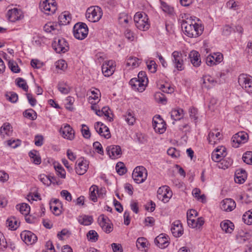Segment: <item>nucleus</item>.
Instances as JSON below:
<instances>
[{
	"label": "nucleus",
	"mask_w": 252,
	"mask_h": 252,
	"mask_svg": "<svg viewBox=\"0 0 252 252\" xmlns=\"http://www.w3.org/2000/svg\"><path fill=\"white\" fill-rule=\"evenodd\" d=\"M182 28L185 34L189 37H196L200 35L204 30V27L196 23L194 20L183 21Z\"/></svg>",
	"instance_id": "f257e3e1"
},
{
	"label": "nucleus",
	"mask_w": 252,
	"mask_h": 252,
	"mask_svg": "<svg viewBox=\"0 0 252 252\" xmlns=\"http://www.w3.org/2000/svg\"><path fill=\"white\" fill-rule=\"evenodd\" d=\"M103 14L101 8L98 6L89 7L86 12L87 19L91 22H97L102 17Z\"/></svg>",
	"instance_id": "f03ea898"
},
{
	"label": "nucleus",
	"mask_w": 252,
	"mask_h": 252,
	"mask_svg": "<svg viewBox=\"0 0 252 252\" xmlns=\"http://www.w3.org/2000/svg\"><path fill=\"white\" fill-rule=\"evenodd\" d=\"M88 31V26L85 23L79 22L74 26L73 34L76 39L82 40L87 37Z\"/></svg>",
	"instance_id": "7ed1b4c3"
},
{
	"label": "nucleus",
	"mask_w": 252,
	"mask_h": 252,
	"mask_svg": "<svg viewBox=\"0 0 252 252\" xmlns=\"http://www.w3.org/2000/svg\"><path fill=\"white\" fill-rule=\"evenodd\" d=\"M147 15L136 13L134 16V21L136 27L142 31H146L149 29L150 24L148 22Z\"/></svg>",
	"instance_id": "20e7f679"
},
{
	"label": "nucleus",
	"mask_w": 252,
	"mask_h": 252,
	"mask_svg": "<svg viewBox=\"0 0 252 252\" xmlns=\"http://www.w3.org/2000/svg\"><path fill=\"white\" fill-rule=\"evenodd\" d=\"M39 8L42 12L47 15L54 14L57 9L55 0H41Z\"/></svg>",
	"instance_id": "39448f33"
},
{
	"label": "nucleus",
	"mask_w": 252,
	"mask_h": 252,
	"mask_svg": "<svg viewBox=\"0 0 252 252\" xmlns=\"http://www.w3.org/2000/svg\"><path fill=\"white\" fill-rule=\"evenodd\" d=\"M147 175V171L143 166L135 167L132 175L133 180L137 184L143 183L146 180Z\"/></svg>",
	"instance_id": "423d86ee"
},
{
	"label": "nucleus",
	"mask_w": 252,
	"mask_h": 252,
	"mask_svg": "<svg viewBox=\"0 0 252 252\" xmlns=\"http://www.w3.org/2000/svg\"><path fill=\"white\" fill-rule=\"evenodd\" d=\"M238 83L247 93L252 94V77L242 74L238 77Z\"/></svg>",
	"instance_id": "0eeeda50"
},
{
	"label": "nucleus",
	"mask_w": 252,
	"mask_h": 252,
	"mask_svg": "<svg viewBox=\"0 0 252 252\" xmlns=\"http://www.w3.org/2000/svg\"><path fill=\"white\" fill-rule=\"evenodd\" d=\"M172 196V192L169 187L163 186L160 187L157 191V197L164 203L168 202Z\"/></svg>",
	"instance_id": "6e6552de"
},
{
	"label": "nucleus",
	"mask_w": 252,
	"mask_h": 252,
	"mask_svg": "<svg viewBox=\"0 0 252 252\" xmlns=\"http://www.w3.org/2000/svg\"><path fill=\"white\" fill-rule=\"evenodd\" d=\"M52 46L57 53H64L69 50L68 43L63 38L55 39Z\"/></svg>",
	"instance_id": "1a4fd4ad"
},
{
	"label": "nucleus",
	"mask_w": 252,
	"mask_h": 252,
	"mask_svg": "<svg viewBox=\"0 0 252 252\" xmlns=\"http://www.w3.org/2000/svg\"><path fill=\"white\" fill-rule=\"evenodd\" d=\"M172 61L175 68L179 71L184 70V61L182 54L178 51H175L172 54Z\"/></svg>",
	"instance_id": "9d476101"
},
{
	"label": "nucleus",
	"mask_w": 252,
	"mask_h": 252,
	"mask_svg": "<svg viewBox=\"0 0 252 252\" xmlns=\"http://www.w3.org/2000/svg\"><path fill=\"white\" fill-rule=\"evenodd\" d=\"M89 163V162L83 157L79 158L76 163V173L80 175L84 174L88 168Z\"/></svg>",
	"instance_id": "9b49d317"
},
{
	"label": "nucleus",
	"mask_w": 252,
	"mask_h": 252,
	"mask_svg": "<svg viewBox=\"0 0 252 252\" xmlns=\"http://www.w3.org/2000/svg\"><path fill=\"white\" fill-rule=\"evenodd\" d=\"M166 124L160 116L153 118V126L156 132L163 133L166 129Z\"/></svg>",
	"instance_id": "f8f14e48"
},
{
	"label": "nucleus",
	"mask_w": 252,
	"mask_h": 252,
	"mask_svg": "<svg viewBox=\"0 0 252 252\" xmlns=\"http://www.w3.org/2000/svg\"><path fill=\"white\" fill-rule=\"evenodd\" d=\"M102 72L105 76L112 75L115 69V63L113 60H109L104 63L101 67Z\"/></svg>",
	"instance_id": "ddd939ff"
},
{
	"label": "nucleus",
	"mask_w": 252,
	"mask_h": 252,
	"mask_svg": "<svg viewBox=\"0 0 252 252\" xmlns=\"http://www.w3.org/2000/svg\"><path fill=\"white\" fill-rule=\"evenodd\" d=\"M21 238L27 245H32L37 240V236L30 231L25 230L21 232Z\"/></svg>",
	"instance_id": "4468645a"
},
{
	"label": "nucleus",
	"mask_w": 252,
	"mask_h": 252,
	"mask_svg": "<svg viewBox=\"0 0 252 252\" xmlns=\"http://www.w3.org/2000/svg\"><path fill=\"white\" fill-rule=\"evenodd\" d=\"M223 60V55L220 53H214L213 55H209L206 59V64L209 66L216 65Z\"/></svg>",
	"instance_id": "2eb2a0df"
},
{
	"label": "nucleus",
	"mask_w": 252,
	"mask_h": 252,
	"mask_svg": "<svg viewBox=\"0 0 252 252\" xmlns=\"http://www.w3.org/2000/svg\"><path fill=\"white\" fill-rule=\"evenodd\" d=\"M60 132L64 138L72 140L74 138L75 132L69 125L66 124L62 126Z\"/></svg>",
	"instance_id": "dca6fc26"
},
{
	"label": "nucleus",
	"mask_w": 252,
	"mask_h": 252,
	"mask_svg": "<svg viewBox=\"0 0 252 252\" xmlns=\"http://www.w3.org/2000/svg\"><path fill=\"white\" fill-rule=\"evenodd\" d=\"M109 219L103 214L100 215L98 218L99 225L106 233H110L112 231V228L109 223Z\"/></svg>",
	"instance_id": "f3484780"
},
{
	"label": "nucleus",
	"mask_w": 252,
	"mask_h": 252,
	"mask_svg": "<svg viewBox=\"0 0 252 252\" xmlns=\"http://www.w3.org/2000/svg\"><path fill=\"white\" fill-rule=\"evenodd\" d=\"M106 151L110 158L112 159H115L120 157L122 152L121 147L119 145H111L107 147Z\"/></svg>",
	"instance_id": "a211bd4d"
},
{
	"label": "nucleus",
	"mask_w": 252,
	"mask_h": 252,
	"mask_svg": "<svg viewBox=\"0 0 252 252\" xmlns=\"http://www.w3.org/2000/svg\"><path fill=\"white\" fill-rule=\"evenodd\" d=\"M169 238L165 234H160L155 239V243L156 245L161 249H164L169 244Z\"/></svg>",
	"instance_id": "6ab92c4d"
},
{
	"label": "nucleus",
	"mask_w": 252,
	"mask_h": 252,
	"mask_svg": "<svg viewBox=\"0 0 252 252\" xmlns=\"http://www.w3.org/2000/svg\"><path fill=\"white\" fill-rule=\"evenodd\" d=\"M226 149L221 147L220 148L216 149L212 154V159L215 162H220L223 158L226 156Z\"/></svg>",
	"instance_id": "aec40b11"
},
{
	"label": "nucleus",
	"mask_w": 252,
	"mask_h": 252,
	"mask_svg": "<svg viewBox=\"0 0 252 252\" xmlns=\"http://www.w3.org/2000/svg\"><path fill=\"white\" fill-rule=\"evenodd\" d=\"M236 207L235 202L231 198H226L221 202L220 208L221 210L230 212Z\"/></svg>",
	"instance_id": "412c9836"
},
{
	"label": "nucleus",
	"mask_w": 252,
	"mask_h": 252,
	"mask_svg": "<svg viewBox=\"0 0 252 252\" xmlns=\"http://www.w3.org/2000/svg\"><path fill=\"white\" fill-rule=\"evenodd\" d=\"M189 58L193 66L198 67L200 65L201 63L200 55L197 51L192 50L190 52Z\"/></svg>",
	"instance_id": "4be33fe9"
},
{
	"label": "nucleus",
	"mask_w": 252,
	"mask_h": 252,
	"mask_svg": "<svg viewBox=\"0 0 252 252\" xmlns=\"http://www.w3.org/2000/svg\"><path fill=\"white\" fill-rule=\"evenodd\" d=\"M129 84L131 86L133 89L137 90L140 92H142L145 89V86L147 84L142 82L137 78H133L129 81Z\"/></svg>",
	"instance_id": "5701e85b"
},
{
	"label": "nucleus",
	"mask_w": 252,
	"mask_h": 252,
	"mask_svg": "<svg viewBox=\"0 0 252 252\" xmlns=\"http://www.w3.org/2000/svg\"><path fill=\"white\" fill-rule=\"evenodd\" d=\"M44 30L47 32H52L53 34H58L60 33V27L56 23L49 22L44 26Z\"/></svg>",
	"instance_id": "b1692460"
},
{
	"label": "nucleus",
	"mask_w": 252,
	"mask_h": 252,
	"mask_svg": "<svg viewBox=\"0 0 252 252\" xmlns=\"http://www.w3.org/2000/svg\"><path fill=\"white\" fill-rule=\"evenodd\" d=\"M171 231L175 237H179L182 235L183 229L180 221L178 220L174 222L171 226Z\"/></svg>",
	"instance_id": "393cba45"
},
{
	"label": "nucleus",
	"mask_w": 252,
	"mask_h": 252,
	"mask_svg": "<svg viewBox=\"0 0 252 252\" xmlns=\"http://www.w3.org/2000/svg\"><path fill=\"white\" fill-rule=\"evenodd\" d=\"M7 16L9 21L14 22L20 19L21 11L17 8L9 10L7 13Z\"/></svg>",
	"instance_id": "a878e982"
},
{
	"label": "nucleus",
	"mask_w": 252,
	"mask_h": 252,
	"mask_svg": "<svg viewBox=\"0 0 252 252\" xmlns=\"http://www.w3.org/2000/svg\"><path fill=\"white\" fill-rule=\"evenodd\" d=\"M247 177V173L245 170L242 169L237 170L235 173V182L238 184H243L245 182Z\"/></svg>",
	"instance_id": "bb28decb"
},
{
	"label": "nucleus",
	"mask_w": 252,
	"mask_h": 252,
	"mask_svg": "<svg viewBox=\"0 0 252 252\" xmlns=\"http://www.w3.org/2000/svg\"><path fill=\"white\" fill-rule=\"evenodd\" d=\"M71 20V14L68 11L62 13L59 16V24L61 25H66L68 24Z\"/></svg>",
	"instance_id": "cd10ccee"
},
{
	"label": "nucleus",
	"mask_w": 252,
	"mask_h": 252,
	"mask_svg": "<svg viewBox=\"0 0 252 252\" xmlns=\"http://www.w3.org/2000/svg\"><path fill=\"white\" fill-rule=\"evenodd\" d=\"M233 142H236L238 144L246 142L248 139V135L247 133L241 131L238 132L232 137Z\"/></svg>",
	"instance_id": "c85d7f7f"
},
{
	"label": "nucleus",
	"mask_w": 252,
	"mask_h": 252,
	"mask_svg": "<svg viewBox=\"0 0 252 252\" xmlns=\"http://www.w3.org/2000/svg\"><path fill=\"white\" fill-rule=\"evenodd\" d=\"M203 84L202 85V88H205L208 89L211 88L217 83V81L214 78L210 75H205L203 77Z\"/></svg>",
	"instance_id": "c756f323"
},
{
	"label": "nucleus",
	"mask_w": 252,
	"mask_h": 252,
	"mask_svg": "<svg viewBox=\"0 0 252 252\" xmlns=\"http://www.w3.org/2000/svg\"><path fill=\"white\" fill-rule=\"evenodd\" d=\"M222 230L226 233H231L234 229V224L230 220H225L222 221L220 224Z\"/></svg>",
	"instance_id": "7c9ffc66"
},
{
	"label": "nucleus",
	"mask_w": 252,
	"mask_h": 252,
	"mask_svg": "<svg viewBox=\"0 0 252 252\" xmlns=\"http://www.w3.org/2000/svg\"><path fill=\"white\" fill-rule=\"evenodd\" d=\"M12 127L9 123H4L0 128V135L4 138L5 136H10L12 133Z\"/></svg>",
	"instance_id": "2f4dec72"
},
{
	"label": "nucleus",
	"mask_w": 252,
	"mask_h": 252,
	"mask_svg": "<svg viewBox=\"0 0 252 252\" xmlns=\"http://www.w3.org/2000/svg\"><path fill=\"white\" fill-rule=\"evenodd\" d=\"M57 88L58 90L62 94H67L70 92L71 88L64 81L59 82Z\"/></svg>",
	"instance_id": "473e14b6"
},
{
	"label": "nucleus",
	"mask_w": 252,
	"mask_h": 252,
	"mask_svg": "<svg viewBox=\"0 0 252 252\" xmlns=\"http://www.w3.org/2000/svg\"><path fill=\"white\" fill-rule=\"evenodd\" d=\"M110 111L109 108L107 106L103 107L101 110H96V114L99 116H105L107 117V119L109 121L111 122L113 121V118L110 116Z\"/></svg>",
	"instance_id": "72a5a7b5"
},
{
	"label": "nucleus",
	"mask_w": 252,
	"mask_h": 252,
	"mask_svg": "<svg viewBox=\"0 0 252 252\" xmlns=\"http://www.w3.org/2000/svg\"><path fill=\"white\" fill-rule=\"evenodd\" d=\"M20 222L15 217H10L6 220V225L11 230H16L19 226Z\"/></svg>",
	"instance_id": "f704fd0d"
},
{
	"label": "nucleus",
	"mask_w": 252,
	"mask_h": 252,
	"mask_svg": "<svg viewBox=\"0 0 252 252\" xmlns=\"http://www.w3.org/2000/svg\"><path fill=\"white\" fill-rule=\"evenodd\" d=\"M171 118L174 121L180 120L183 117V110L174 109L170 112Z\"/></svg>",
	"instance_id": "c9c22d12"
},
{
	"label": "nucleus",
	"mask_w": 252,
	"mask_h": 252,
	"mask_svg": "<svg viewBox=\"0 0 252 252\" xmlns=\"http://www.w3.org/2000/svg\"><path fill=\"white\" fill-rule=\"evenodd\" d=\"M233 160L230 158H223L218 163V167L220 168L225 169L231 165Z\"/></svg>",
	"instance_id": "e433bc0d"
},
{
	"label": "nucleus",
	"mask_w": 252,
	"mask_h": 252,
	"mask_svg": "<svg viewBox=\"0 0 252 252\" xmlns=\"http://www.w3.org/2000/svg\"><path fill=\"white\" fill-rule=\"evenodd\" d=\"M16 208L17 210H19L20 213L25 215H28L30 211V207L27 203H22L20 205H17L16 206Z\"/></svg>",
	"instance_id": "4c0bfd02"
},
{
	"label": "nucleus",
	"mask_w": 252,
	"mask_h": 252,
	"mask_svg": "<svg viewBox=\"0 0 252 252\" xmlns=\"http://www.w3.org/2000/svg\"><path fill=\"white\" fill-rule=\"evenodd\" d=\"M38 152L36 150L31 151L29 152V155L30 157L32 159V162L35 164H39L41 160L40 156L37 155Z\"/></svg>",
	"instance_id": "58836bf2"
},
{
	"label": "nucleus",
	"mask_w": 252,
	"mask_h": 252,
	"mask_svg": "<svg viewBox=\"0 0 252 252\" xmlns=\"http://www.w3.org/2000/svg\"><path fill=\"white\" fill-rule=\"evenodd\" d=\"M242 220L244 222L248 225L252 224V209L243 215Z\"/></svg>",
	"instance_id": "ea45409f"
},
{
	"label": "nucleus",
	"mask_w": 252,
	"mask_h": 252,
	"mask_svg": "<svg viewBox=\"0 0 252 252\" xmlns=\"http://www.w3.org/2000/svg\"><path fill=\"white\" fill-rule=\"evenodd\" d=\"M125 117L126 122L129 125H133L134 124L135 122V118L131 111H127Z\"/></svg>",
	"instance_id": "a19ab883"
},
{
	"label": "nucleus",
	"mask_w": 252,
	"mask_h": 252,
	"mask_svg": "<svg viewBox=\"0 0 252 252\" xmlns=\"http://www.w3.org/2000/svg\"><path fill=\"white\" fill-rule=\"evenodd\" d=\"M97 189V186L96 185H93L90 188V198L94 202L97 201V199L96 197V190Z\"/></svg>",
	"instance_id": "79ce46f5"
},
{
	"label": "nucleus",
	"mask_w": 252,
	"mask_h": 252,
	"mask_svg": "<svg viewBox=\"0 0 252 252\" xmlns=\"http://www.w3.org/2000/svg\"><path fill=\"white\" fill-rule=\"evenodd\" d=\"M141 63L140 60L136 57H130L127 61L126 65L136 67Z\"/></svg>",
	"instance_id": "37998d69"
},
{
	"label": "nucleus",
	"mask_w": 252,
	"mask_h": 252,
	"mask_svg": "<svg viewBox=\"0 0 252 252\" xmlns=\"http://www.w3.org/2000/svg\"><path fill=\"white\" fill-rule=\"evenodd\" d=\"M54 168L57 172V174L58 176L63 179L65 178V171L61 165H55Z\"/></svg>",
	"instance_id": "c03bdc74"
},
{
	"label": "nucleus",
	"mask_w": 252,
	"mask_h": 252,
	"mask_svg": "<svg viewBox=\"0 0 252 252\" xmlns=\"http://www.w3.org/2000/svg\"><path fill=\"white\" fill-rule=\"evenodd\" d=\"M116 170L117 173L120 175H124L126 172V169L124 164L122 162H119L117 163Z\"/></svg>",
	"instance_id": "a18cd8bd"
},
{
	"label": "nucleus",
	"mask_w": 252,
	"mask_h": 252,
	"mask_svg": "<svg viewBox=\"0 0 252 252\" xmlns=\"http://www.w3.org/2000/svg\"><path fill=\"white\" fill-rule=\"evenodd\" d=\"M248 234L244 232L242 230L239 231L236 236V239L239 243H243L249 238L247 237Z\"/></svg>",
	"instance_id": "49530a36"
},
{
	"label": "nucleus",
	"mask_w": 252,
	"mask_h": 252,
	"mask_svg": "<svg viewBox=\"0 0 252 252\" xmlns=\"http://www.w3.org/2000/svg\"><path fill=\"white\" fill-rule=\"evenodd\" d=\"M24 115L25 117L32 120H35L37 117L36 112L32 109L26 110L24 112Z\"/></svg>",
	"instance_id": "de8ad7c7"
},
{
	"label": "nucleus",
	"mask_w": 252,
	"mask_h": 252,
	"mask_svg": "<svg viewBox=\"0 0 252 252\" xmlns=\"http://www.w3.org/2000/svg\"><path fill=\"white\" fill-rule=\"evenodd\" d=\"M101 127H102L101 131L102 133L101 135H100L101 136H103L106 139H109L111 137V135L110 132L109 128L104 125L103 124H101Z\"/></svg>",
	"instance_id": "09e8293b"
},
{
	"label": "nucleus",
	"mask_w": 252,
	"mask_h": 252,
	"mask_svg": "<svg viewBox=\"0 0 252 252\" xmlns=\"http://www.w3.org/2000/svg\"><path fill=\"white\" fill-rule=\"evenodd\" d=\"M243 160L248 164H252V152L247 151L243 156Z\"/></svg>",
	"instance_id": "8fccbe9b"
},
{
	"label": "nucleus",
	"mask_w": 252,
	"mask_h": 252,
	"mask_svg": "<svg viewBox=\"0 0 252 252\" xmlns=\"http://www.w3.org/2000/svg\"><path fill=\"white\" fill-rule=\"evenodd\" d=\"M87 236L88 239L92 242H95L98 240V235L97 232L93 230H90L87 234Z\"/></svg>",
	"instance_id": "3c124183"
},
{
	"label": "nucleus",
	"mask_w": 252,
	"mask_h": 252,
	"mask_svg": "<svg viewBox=\"0 0 252 252\" xmlns=\"http://www.w3.org/2000/svg\"><path fill=\"white\" fill-rule=\"evenodd\" d=\"M8 66L11 70L14 73H18L20 71V69L17 63L14 61H9Z\"/></svg>",
	"instance_id": "603ef678"
},
{
	"label": "nucleus",
	"mask_w": 252,
	"mask_h": 252,
	"mask_svg": "<svg viewBox=\"0 0 252 252\" xmlns=\"http://www.w3.org/2000/svg\"><path fill=\"white\" fill-rule=\"evenodd\" d=\"M17 81V85L20 88H22L23 90L26 92H28V86L27 84V83L22 78H18L16 79Z\"/></svg>",
	"instance_id": "864d4df0"
},
{
	"label": "nucleus",
	"mask_w": 252,
	"mask_h": 252,
	"mask_svg": "<svg viewBox=\"0 0 252 252\" xmlns=\"http://www.w3.org/2000/svg\"><path fill=\"white\" fill-rule=\"evenodd\" d=\"M79 222L84 225H90L93 221V218L91 216H84L82 219H80Z\"/></svg>",
	"instance_id": "5fc2aeb1"
},
{
	"label": "nucleus",
	"mask_w": 252,
	"mask_h": 252,
	"mask_svg": "<svg viewBox=\"0 0 252 252\" xmlns=\"http://www.w3.org/2000/svg\"><path fill=\"white\" fill-rule=\"evenodd\" d=\"M39 179L43 184L47 186H49L52 182H53L49 176L44 174L40 175L39 176Z\"/></svg>",
	"instance_id": "6e6d98bb"
},
{
	"label": "nucleus",
	"mask_w": 252,
	"mask_h": 252,
	"mask_svg": "<svg viewBox=\"0 0 252 252\" xmlns=\"http://www.w3.org/2000/svg\"><path fill=\"white\" fill-rule=\"evenodd\" d=\"M146 239L144 237H139L136 241V246L138 249H144L146 247Z\"/></svg>",
	"instance_id": "4d7b16f0"
},
{
	"label": "nucleus",
	"mask_w": 252,
	"mask_h": 252,
	"mask_svg": "<svg viewBox=\"0 0 252 252\" xmlns=\"http://www.w3.org/2000/svg\"><path fill=\"white\" fill-rule=\"evenodd\" d=\"M155 97L157 101L160 102L162 104H165L167 101L165 95L160 92H157L155 94Z\"/></svg>",
	"instance_id": "13d9d810"
},
{
	"label": "nucleus",
	"mask_w": 252,
	"mask_h": 252,
	"mask_svg": "<svg viewBox=\"0 0 252 252\" xmlns=\"http://www.w3.org/2000/svg\"><path fill=\"white\" fill-rule=\"evenodd\" d=\"M238 2L235 1L234 0H229L226 3V6L230 9L237 10L238 7Z\"/></svg>",
	"instance_id": "bf43d9fd"
},
{
	"label": "nucleus",
	"mask_w": 252,
	"mask_h": 252,
	"mask_svg": "<svg viewBox=\"0 0 252 252\" xmlns=\"http://www.w3.org/2000/svg\"><path fill=\"white\" fill-rule=\"evenodd\" d=\"M7 145L13 148H16L21 144V140L18 139H10L7 141Z\"/></svg>",
	"instance_id": "052dcab7"
},
{
	"label": "nucleus",
	"mask_w": 252,
	"mask_h": 252,
	"mask_svg": "<svg viewBox=\"0 0 252 252\" xmlns=\"http://www.w3.org/2000/svg\"><path fill=\"white\" fill-rule=\"evenodd\" d=\"M82 133L83 137L86 139H88L91 136V133L90 132L88 127L84 124L82 125Z\"/></svg>",
	"instance_id": "680f3d73"
},
{
	"label": "nucleus",
	"mask_w": 252,
	"mask_h": 252,
	"mask_svg": "<svg viewBox=\"0 0 252 252\" xmlns=\"http://www.w3.org/2000/svg\"><path fill=\"white\" fill-rule=\"evenodd\" d=\"M56 68L60 69L62 70H64L67 68V63H65V61L63 60H60L58 61L56 63Z\"/></svg>",
	"instance_id": "e2e57ef3"
},
{
	"label": "nucleus",
	"mask_w": 252,
	"mask_h": 252,
	"mask_svg": "<svg viewBox=\"0 0 252 252\" xmlns=\"http://www.w3.org/2000/svg\"><path fill=\"white\" fill-rule=\"evenodd\" d=\"M66 103V108L69 110H72V108L71 107L72 105L73 104L74 102V98L72 96H68L65 99Z\"/></svg>",
	"instance_id": "0e129e2a"
},
{
	"label": "nucleus",
	"mask_w": 252,
	"mask_h": 252,
	"mask_svg": "<svg viewBox=\"0 0 252 252\" xmlns=\"http://www.w3.org/2000/svg\"><path fill=\"white\" fill-rule=\"evenodd\" d=\"M93 147L97 153L100 155H103V148L99 142H94L93 144Z\"/></svg>",
	"instance_id": "69168bd1"
},
{
	"label": "nucleus",
	"mask_w": 252,
	"mask_h": 252,
	"mask_svg": "<svg viewBox=\"0 0 252 252\" xmlns=\"http://www.w3.org/2000/svg\"><path fill=\"white\" fill-rule=\"evenodd\" d=\"M161 8L164 12L168 14H171L173 11V8L164 2H161Z\"/></svg>",
	"instance_id": "338daca9"
},
{
	"label": "nucleus",
	"mask_w": 252,
	"mask_h": 252,
	"mask_svg": "<svg viewBox=\"0 0 252 252\" xmlns=\"http://www.w3.org/2000/svg\"><path fill=\"white\" fill-rule=\"evenodd\" d=\"M245 53L247 55V58L252 56V41H249L247 43Z\"/></svg>",
	"instance_id": "774afa93"
}]
</instances>
